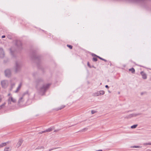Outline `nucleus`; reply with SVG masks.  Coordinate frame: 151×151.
<instances>
[{"label":"nucleus","instance_id":"nucleus-1","mask_svg":"<svg viewBox=\"0 0 151 151\" xmlns=\"http://www.w3.org/2000/svg\"><path fill=\"white\" fill-rule=\"evenodd\" d=\"M8 96H9L8 99V103L9 104H11L12 103H15L16 102V100L11 95L10 93L8 94Z\"/></svg>","mask_w":151,"mask_h":151},{"label":"nucleus","instance_id":"nucleus-2","mask_svg":"<svg viewBox=\"0 0 151 151\" xmlns=\"http://www.w3.org/2000/svg\"><path fill=\"white\" fill-rule=\"evenodd\" d=\"M50 85V84H48L43 85L41 88V91H45L48 88Z\"/></svg>","mask_w":151,"mask_h":151},{"label":"nucleus","instance_id":"nucleus-3","mask_svg":"<svg viewBox=\"0 0 151 151\" xmlns=\"http://www.w3.org/2000/svg\"><path fill=\"white\" fill-rule=\"evenodd\" d=\"M1 84L3 87L6 88L8 86V83L7 81L4 80L1 82Z\"/></svg>","mask_w":151,"mask_h":151},{"label":"nucleus","instance_id":"nucleus-4","mask_svg":"<svg viewBox=\"0 0 151 151\" xmlns=\"http://www.w3.org/2000/svg\"><path fill=\"white\" fill-rule=\"evenodd\" d=\"M5 73L6 76L9 77L11 75V72L10 70L7 69L5 71Z\"/></svg>","mask_w":151,"mask_h":151},{"label":"nucleus","instance_id":"nucleus-5","mask_svg":"<svg viewBox=\"0 0 151 151\" xmlns=\"http://www.w3.org/2000/svg\"><path fill=\"white\" fill-rule=\"evenodd\" d=\"M140 74L142 76V78L144 79H146L147 78V75L146 73L143 71H141Z\"/></svg>","mask_w":151,"mask_h":151},{"label":"nucleus","instance_id":"nucleus-6","mask_svg":"<svg viewBox=\"0 0 151 151\" xmlns=\"http://www.w3.org/2000/svg\"><path fill=\"white\" fill-rule=\"evenodd\" d=\"M23 141V140L22 139L19 140L17 145L18 147H19L21 146Z\"/></svg>","mask_w":151,"mask_h":151},{"label":"nucleus","instance_id":"nucleus-7","mask_svg":"<svg viewBox=\"0 0 151 151\" xmlns=\"http://www.w3.org/2000/svg\"><path fill=\"white\" fill-rule=\"evenodd\" d=\"M4 54L3 49L0 48V57L1 58L4 57Z\"/></svg>","mask_w":151,"mask_h":151},{"label":"nucleus","instance_id":"nucleus-8","mask_svg":"<svg viewBox=\"0 0 151 151\" xmlns=\"http://www.w3.org/2000/svg\"><path fill=\"white\" fill-rule=\"evenodd\" d=\"M16 69L15 71L16 72H17L19 70L20 66L18 63H17L16 64Z\"/></svg>","mask_w":151,"mask_h":151},{"label":"nucleus","instance_id":"nucleus-9","mask_svg":"<svg viewBox=\"0 0 151 151\" xmlns=\"http://www.w3.org/2000/svg\"><path fill=\"white\" fill-rule=\"evenodd\" d=\"M22 83H20V84H19L18 87H17V90L16 91H15L16 92H17L19 91L20 89V88L22 86Z\"/></svg>","mask_w":151,"mask_h":151},{"label":"nucleus","instance_id":"nucleus-10","mask_svg":"<svg viewBox=\"0 0 151 151\" xmlns=\"http://www.w3.org/2000/svg\"><path fill=\"white\" fill-rule=\"evenodd\" d=\"M24 101V100L23 97V96L22 97L20 98V99H19V100L18 102H19V103H20L23 101Z\"/></svg>","mask_w":151,"mask_h":151},{"label":"nucleus","instance_id":"nucleus-11","mask_svg":"<svg viewBox=\"0 0 151 151\" xmlns=\"http://www.w3.org/2000/svg\"><path fill=\"white\" fill-rule=\"evenodd\" d=\"M8 142H5V143H2L1 144H0V145H1V147H3L4 146H5L7 145V144H8Z\"/></svg>","mask_w":151,"mask_h":151},{"label":"nucleus","instance_id":"nucleus-12","mask_svg":"<svg viewBox=\"0 0 151 151\" xmlns=\"http://www.w3.org/2000/svg\"><path fill=\"white\" fill-rule=\"evenodd\" d=\"M42 81L41 80H37L36 81V84H37V88H38V84L39 83H41Z\"/></svg>","mask_w":151,"mask_h":151},{"label":"nucleus","instance_id":"nucleus-13","mask_svg":"<svg viewBox=\"0 0 151 151\" xmlns=\"http://www.w3.org/2000/svg\"><path fill=\"white\" fill-rule=\"evenodd\" d=\"M141 115V114L139 113H134L133 114V117H135L138 116H139Z\"/></svg>","mask_w":151,"mask_h":151},{"label":"nucleus","instance_id":"nucleus-14","mask_svg":"<svg viewBox=\"0 0 151 151\" xmlns=\"http://www.w3.org/2000/svg\"><path fill=\"white\" fill-rule=\"evenodd\" d=\"M100 91L97 92L95 93L94 94H93V96H98L100 95Z\"/></svg>","mask_w":151,"mask_h":151},{"label":"nucleus","instance_id":"nucleus-15","mask_svg":"<svg viewBox=\"0 0 151 151\" xmlns=\"http://www.w3.org/2000/svg\"><path fill=\"white\" fill-rule=\"evenodd\" d=\"M53 129L52 128H50L47 129H46V131L47 132H50L53 130Z\"/></svg>","mask_w":151,"mask_h":151},{"label":"nucleus","instance_id":"nucleus-16","mask_svg":"<svg viewBox=\"0 0 151 151\" xmlns=\"http://www.w3.org/2000/svg\"><path fill=\"white\" fill-rule=\"evenodd\" d=\"M96 56L97 57V58H99V59H100L101 60H102L103 61H104L105 62H106L107 61L106 60L102 58H101L99 56Z\"/></svg>","mask_w":151,"mask_h":151},{"label":"nucleus","instance_id":"nucleus-17","mask_svg":"<svg viewBox=\"0 0 151 151\" xmlns=\"http://www.w3.org/2000/svg\"><path fill=\"white\" fill-rule=\"evenodd\" d=\"M142 147L140 146H136V145H134L133 146V148H141Z\"/></svg>","mask_w":151,"mask_h":151},{"label":"nucleus","instance_id":"nucleus-18","mask_svg":"<svg viewBox=\"0 0 151 151\" xmlns=\"http://www.w3.org/2000/svg\"><path fill=\"white\" fill-rule=\"evenodd\" d=\"M100 95H104V91H100Z\"/></svg>","mask_w":151,"mask_h":151},{"label":"nucleus","instance_id":"nucleus-19","mask_svg":"<svg viewBox=\"0 0 151 151\" xmlns=\"http://www.w3.org/2000/svg\"><path fill=\"white\" fill-rule=\"evenodd\" d=\"M93 59L94 61H96L97 60V58L96 57H93Z\"/></svg>","mask_w":151,"mask_h":151},{"label":"nucleus","instance_id":"nucleus-20","mask_svg":"<svg viewBox=\"0 0 151 151\" xmlns=\"http://www.w3.org/2000/svg\"><path fill=\"white\" fill-rule=\"evenodd\" d=\"M143 145H151V143H144L143 144Z\"/></svg>","mask_w":151,"mask_h":151},{"label":"nucleus","instance_id":"nucleus-21","mask_svg":"<svg viewBox=\"0 0 151 151\" xmlns=\"http://www.w3.org/2000/svg\"><path fill=\"white\" fill-rule=\"evenodd\" d=\"M67 46L68 47H69L70 49H72V47H73V46L72 45H67Z\"/></svg>","mask_w":151,"mask_h":151},{"label":"nucleus","instance_id":"nucleus-22","mask_svg":"<svg viewBox=\"0 0 151 151\" xmlns=\"http://www.w3.org/2000/svg\"><path fill=\"white\" fill-rule=\"evenodd\" d=\"M9 147L6 148L4 149V151H9Z\"/></svg>","mask_w":151,"mask_h":151},{"label":"nucleus","instance_id":"nucleus-23","mask_svg":"<svg viewBox=\"0 0 151 151\" xmlns=\"http://www.w3.org/2000/svg\"><path fill=\"white\" fill-rule=\"evenodd\" d=\"M137 126H138V124H137L133 125V129L136 128Z\"/></svg>","mask_w":151,"mask_h":151},{"label":"nucleus","instance_id":"nucleus-24","mask_svg":"<svg viewBox=\"0 0 151 151\" xmlns=\"http://www.w3.org/2000/svg\"><path fill=\"white\" fill-rule=\"evenodd\" d=\"M5 103H4L3 104H2L1 105L0 107V108L1 109V108H3V107H4L5 106Z\"/></svg>","mask_w":151,"mask_h":151},{"label":"nucleus","instance_id":"nucleus-25","mask_svg":"<svg viewBox=\"0 0 151 151\" xmlns=\"http://www.w3.org/2000/svg\"><path fill=\"white\" fill-rule=\"evenodd\" d=\"M96 111H94L93 110H92V111H91V113L92 114H94L95 113H96Z\"/></svg>","mask_w":151,"mask_h":151},{"label":"nucleus","instance_id":"nucleus-26","mask_svg":"<svg viewBox=\"0 0 151 151\" xmlns=\"http://www.w3.org/2000/svg\"><path fill=\"white\" fill-rule=\"evenodd\" d=\"M59 147H57V148H53V149H49V151H51L52 150H54V149H57V148H59Z\"/></svg>","mask_w":151,"mask_h":151},{"label":"nucleus","instance_id":"nucleus-27","mask_svg":"<svg viewBox=\"0 0 151 151\" xmlns=\"http://www.w3.org/2000/svg\"><path fill=\"white\" fill-rule=\"evenodd\" d=\"M2 98H3L2 96L0 95V102H1Z\"/></svg>","mask_w":151,"mask_h":151},{"label":"nucleus","instance_id":"nucleus-28","mask_svg":"<svg viewBox=\"0 0 151 151\" xmlns=\"http://www.w3.org/2000/svg\"><path fill=\"white\" fill-rule=\"evenodd\" d=\"M145 93V92H141V95H143V94H144Z\"/></svg>","mask_w":151,"mask_h":151},{"label":"nucleus","instance_id":"nucleus-29","mask_svg":"<svg viewBox=\"0 0 151 151\" xmlns=\"http://www.w3.org/2000/svg\"><path fill=\"white\" fill-rule=\"evenodd\" d=\"M65 107V106H61V107L59 109L60 110L63 108Z\"/></svg>","mask_w":151,"mask_h":151},{"label":"nucleus","instance_id":"nucleus-30","mask_svg":"<svg viewBox=\"0 0 151 151\" xmlns=\"http://www.w3.org/2000/svg\"><path fill=\"white\" fill-rule=\"evenodd\" d=\"M46 132H47L46 131V130H45L42 131V133H43Z\"/></svg>","mask_w":151,"mask_h":151},{"label":"nucleus","instance_id":"nucleus-31","mask_svg":"<svg viewBox=\"0 0 151 151\" xmlns=\"http://www.w3.org/2000/svg\"><path fill=\"white\" fill-rule=\"evenodd\" d=\"M105 87H106V88H109V87L107 85H106L105 86Z\"/></svg>","mask_w":151,"mask_h":151},{"label":"nucleus","instance_id":"nucleus-32","mask_svg":"<svg viewBox=\"0 0 151 151\" xmlns=\"http://www.w3.org/2000/svg\"><path fill=\"white\" fill-rule=\"evenodd\" d=\"M87 64H88V66L89 67H91L90 66V64H89V62H88V63Z\"/></svg>","mask_w":151,"mask_h":151},{"label":"nucleus","instance_id":"nucleus-33","mask_svg":"<svg viewBox=\"0 0 151 151\" xmlns=\"http://www.w3.org/2000/svg\"><path fill=\"white\" fill-rule=\"evenodd\" d=\"M10 52H11V53H12V49H10Z\"/></svg>","mask_w":151,"mask_h":151},{"label":"nucleus","instance_id":"nucleus-34","mask_svg":"<svg viewBox=\"0 0 151 151\" xmlns=\"http://www.w3.org/2000/svg\"><path fill=\"white\" fill-rule=\"evenodd\" d=\"M134 71H135V70L133 68V73Z\"/></svg>","mask_w":151,"mask_h":151},{"label":"nucleus","instance_id":"nucleus-35","mask_svg":"<svg viewBox=\"0 0 151 151\" xmlns=\"http://www.w3.org/2000/svg\"><path fill=\"white\" fill-rule=\"evenodd\" d=\"M5 37V35H3L2 36V38H4Z\"/></svg>","mask_w":151,"mask_h":151},{"label":"nucleus","instance_id":"nucleus-36","mask_svg":"<svg viewBox=\"0 0 151 151\" xmlns=\"http://www.w3.org/2000/svg\"><path fill=\"white\" fill-rule=\"evenodd\" d=\"M129 71H132V68H131L130 69H129Z\"/></svg>","mask_w":151,"mask_h":151},{"label":"nucleus","instance_id":"nucleus-37","mask_svg":"<svg viewBox=\"0 0 151 151\" xmlns=\"http://www.w3.org/2000/svg\"><path fill=\"white\" fill-rule=\"evenodd\" d=\"M42 133H42V132H39V134H42Z\"/></svg>","mask_w":151,"mask_h":151},{"label":"nucleus","instance_id":"nucleus-38","mask_svg":"<svg viewBox=\"0 0 151 151\" xmlns=\"http://www.w3.org/2000/svg\"><path fill=\"white\" fill-rule=\"evenodd\" d=\"M97 151H102V150H98Z\"/></svg>","mask_w":151,"mask_h":151},{"label":"nucleus","instance_id":"nucleus-39","mask_svg":"<svg viewBox=\"0 0 151 151\" xmlns=\"http://www.w3.org/2000/svg\"><path fill=\"white\" fill-rule=\"evenodd\" d=\"M14 85H15L14 84H12V86H14Z\"/></svg>","mask_w":151,"mask_h":151},{"label":"nucleus","instance_id":"nucleus-40","mask_svg":"<svg viewBox=\"0 0 151 151\" xmlns=\"http://www.w3.org/2000/svg\"><path fill=\"white\" fill-rule=\"evenodd\" d=\"M132 117V115H130V116H129V117Z\"/></svg>","mask_w":151,"mask_h":151},{"label":"nucleus","instance_id":"nucleus-41","mask_svg":"<svg viewBox=\"0 0 151 151\" xmlns=\"http://www.w3.org/2000/svg\"><path fill=\"white\" fill-rule=\"evenodd\" d=\"M131 128H132V126H131Z\"/></svg>","mask_w":151,"mask_h":151},{"label":"nucleus","instance_id":"nucleus-42","mask_svg":"<svg viewBox=\"0 0 151 151\" xmlns=\"http://www.w3.org/2000/svg\"><path fill=\"white\" fill-rule=\"evenodd\" d=\"M95 56H96V57H97L96 56V55H95Z\"/></svg>","mask_w":151,"mask_h":151},{"label":"nucleus","instance_id":"nucleus-43","mask_svg":"<svg viewBox=\"0 0 151 151\" xmlns=\"http://www.w3.org/2000/svg\"><path fill=\"white\" fill-rule=\"evenodd\" d=\"M54 132H56V131L55 130Z\"/></svg>","mask_w":151,"mask_h":151}]
</instances>
